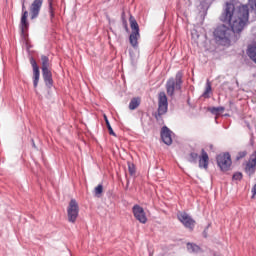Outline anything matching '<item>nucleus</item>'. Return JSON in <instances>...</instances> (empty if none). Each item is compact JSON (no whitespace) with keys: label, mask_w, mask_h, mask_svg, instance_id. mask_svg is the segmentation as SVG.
Returning <instances> with one entry per match:
<instances>
[{"label":"nucleus","mask_w":256,"mask_h":256,"mask_svg":"<svg viewBox=\"0 0 256 256\" xmlns=\"http://www.w3.org/2000/svg\"><path fill=\"white\" fill-rule=\"evenodd\" d=\"M248 3L253 11H256V0H248Z\"/></svg>","instance_id":"nucleus-29"},{"label":"nucleus","mask_w":256,"mask_h":256,"mask_svg":"<svg viewBox=\"0 0 256 256\" xmlns=\"http://www.w3.org/2000/svg\"><path fill=\"white\" fill-rule=\"evenodd\" d=\"M177 219L186 227V229H189V231H193L195 229V220L187 214V212H182L177 215Z\"/></svg>","instance_id":"nucleus-7"},{"label":"nucleus","mask_w":256,"mask_h":256,"mask_svg":"<svg viewBox=\"0 0 256 256\" xmlns=\"http://www.w3.org/2000/svg\"><path fill=\"white\" fill-rule=\"evenodd\" d=\"M103 193V185L99 184L95 189H94V195L95 197H101V194Z\"/></svg>","instance_id":"nucleus-25"},{"label":"nucleus","mask_w":256,"mask_h":256,"mask_svg":"<svg viewBox=\"0 0 256 256\" xmlns=\"http://www.w3.org/2000/svg\"><path fill=\"white\" fill-rule=\"evenodd\" d=\"M133 215L139 223L145 225L147 223V214H145V210L140 205H134L132 208Z\"/></svg>","instance_id":"nucleus-8"},{"label":"nucleus","mask_w":256,"mask_h":256,"mask_svg":"<svg viewBox=\"0 0 256 256\" xmlns=\"http://www.w3.org/2000/svg\"><path fill=\"white\" fill-rule=\"evenodd\" d=\"M183 85V73L177 72L175 78H169L166 82L167 95L173 97L175 91H181V86Z\"/></svg>","instance_id":"nucleus-2"},{"label":"nucleus","mask_w":256,"mask_h":256,"mask_svg":"<svg viewBox=\"0 0 256 256\" xmlns=\"http://www.w3.org/2000/svg\"><path fill=\"white\" fill-rule=\"evenodd\" d=\"M33 147H35V142H33Z\"/></svg>","instance_id":"nucleus-33"},{"label":"nucleus","mask_w":256,"mask_h":256,"mask_svg":"<svg viewBox=\"0 0 256 256\" xmlns=\"http://www.w3.org/2000/svg\"><path fill=\"white\" fill-rule=\"evenodd\" d=\"M48 13L50 15V20L55 19V8H53V0H48Z\"/></svg>","instance_id":"nucleus-21"},{"label":"nucleus","mask_w":256,"mask_h":256,"mask_svg":"<svg viewBox=\"0 0 256 256\" xmlns=\"http://www.w3.org/2000/svg\"><path fill=\"white\" fill-rule=\"evenodd\" d=\"M244 157H247V151H241L238 153V155L236 156L237 161H239V159H243Z\"/></svg>","instance_id":"nucleus-28"},{"label":"nucleus","mask_w":256,"mask_h":256,"mask_svg":"<svg viewBox=\"0 0 256 256\" xmlns=\"http://www.w3.org/2000/svg\"><path fill=\"white\" fill-rule=\"evenodd\" d=\"M232 179H234V181H241V179H243V173L241 172H236L233 174Z\"/></svg>","instance_id":"nucleus-27"},{"label":"nucleus","mask_w":256,"mask_h":256,"mask_svg":"<svg viewBox=\"0 0 256 256\" xmlns=\"http://www.w3.org/2000/svg\"><path fill=\"white\" fill-rule=\"evenodd\" d=\"M256 170V151H254L251 155L249 160L246 162L244 171L248 174L249 177L255 175Z\"/></svg>","instance_id":"nucleus-9"},{"label":"nucleus","mask_w":256,"mask_h":256,"mask_svg":"<svg viewBox=\"0 0 256 256\" xmlns=\"http://www.w3.org/2000/svg\"><path fill=\"white\" fill-rule=\"evenodd\" d=\"M187 249L189 253H200L201 247L195 243L188 242L187 243Z\"/></svg>","instance_id":"nucleus-19"},{"label":"nucleus","mask_w":256,"mask_h":256,"mask_svg":"<svg viewBox=\"0 0 256 256\" xmlns=\"http://www.w3.org/2000/svg\"><path fill=\"white\" fill-rule=\"evenodd\" d=\"M41 70H42V77L44 79V83L46 87L51 89L53 87V74L51 70H49V57L42 55L41 56Z\"/></svg>","instance_id":"nucleus-3"},{"label":"nucleus","mask_w":256,"mask_h":256,"mask_svg":"<svg viewBox=\"0 0 256 256\" xmlns=\"http://www.w3.org/2000/svg\"><path fill=\"white\" fill-rule=\"evenodd\" d=\"M141 37V34H139V32H132L129 36V41H130V44L131 46L134 48V49H137V47H139V39Z\"/></svg>","instance_id":"nucleus-15"},{"label":"nucleus","mask_w":256,"mask_h":256,"mask_svg":"<svg viewBox=\"0 0 256 256\" xmlns=\"http://www.w3.org/2000/svg\"><path fill=\"white\" fill-rule=\"evenodd\" d=\"M222 23H228L229 27L221 24L214 30V39L218 45L229 47L231 43H237L241 33L249 25V6L241 5L235 8V4L227 2L222 15Z\"/></svg>","instance_id":"nucleus-1"},{"label":"nucleus","mask_w":256,"mask_h":256,"mask_svg":"<svg viewBox=\"0 0 256 256\" xmlns=\"http://www.w3.org/2000/svg\"><path fill=\"white\" fill-rule=\"evenodd\" d=\"M210 149H213V145H210Z\"/></svg>","instance_id":"nucleus-32"},{"label":"nucleus","mask_w":256,"mask_h":256,"mask_svg":"<svg viewBox=\"0 0 256 256\" xmlns=\"http://www.w3.org/2000/svg\"><path fill=\"white\" fill-rule=\"evenodd\" d=\"M128 171L130 173V175H135V164L128 162Z\"/></svg>","instance_id":"nucleus-26"},{"label":"nucleus","mask_w":256,"mask_h":256,"mask_svg":"<svg viewBox=\"0 0 256 256\" xmlns=\"http://www.w3.org/2000/svg\"><path fill=\"white\" fill-rule=\"evenodd\" d=\"M41 7H43V0H34L30 5L31 19H37L39 13H41Z\"/></svg>","instance_id":"nucleus-11"},{"label":"nucleus","mask_w":256,"mask_h":256,"mask_svg":"<svg viewBox=\"0 0 256 256\" xmlns=\"http://www.w3.org/2000/svg\"><path fill=\"white\" fill-rule=\"evenodd\" d=\"M129 21L132 33H139V24L137 23V20H135V17H133V15H130Z\"/></svg>","instance_id":"nucleus-18"},{"label":"nucleus","mask_w":256,"mask_h":256,"mask_svg":"<svg viewBox=\"0 0 256 256\" xmlns=\"http://www.w3.org/2000/svg\"><path fill=\"white\" fill-rule=\"evenodd\" d=\"M198 159L200 169H209V154H207L205 149L201 150V155L199 156Z\"/></svg>","instance_id":"nucleus-13"},{"label":"nucleus","mask_w":256,"mask_h":256,"mask_svg":"<svg viewBox=\"0 0 256 256\" xmlns=\"http://www.w3.org/2000/svg\"><path fill=\"white\" fill-rule=\"evenodd\" d=\"M67 215L69 223H75L79 217V204L77 200L71 199L67 208Z\"/></svg>","instance_id":"nucleus-6"},{"label":"nucleus","mask_w":256,"mask_h":256,"mask_svg":"<svg viewBox=\"0 0 256 256\" xmlns=\"http://www.w3.org/2000/svg\"><path fill=\"white\" fill-rule=\"evenodd\" d=\"M169 102L167 101V94L160 92L158 94V110L155 114V119L158 123H163V115L167 113Z\"/></svg>","instance_id":"nucleus-4"},{"label":"nucleus","mask_w":256,"mask_h":256,"mask_svg":"<svg viewBox=\"0 0 256 256\" xmlns=\"http://www.w3.org/2000/svg\"><path fill=\"white\" fill-rule=\"evenodd\" d=\"M104 121L109 131V135H113V137H117V134H115V132L113 131V128L111 127V123H109V119H107V115H104Z\"/></svg>","instance_id":"nucleus-23"},{"label":"nucleus","mask_w":256,"mask_h":256,"mask_svg":"<svg viewBox=\"0 0 256 256\" xmlns=\"http://www.w3.org/2000/svg\"><path fill=\"white\" fill-rule=\"evenodd\" d=\"M161 139L165 145H171L173 143V138L171 137V130L164 126L161 129Z\"/></svg>","instance_id":"nucleus-14"},{"label":"nucleus","mask_w":256,"mask_h":256,"mask_svg":"<svg viewBox=\"0 0 256 256\" xmlns=\"http://www.w3.org/2000/svg\"><path fill=\"white\" fill-rule=\"evenodd\" d=\"M29 17V12L25 7V0L22 1V17H21V33L25 35V30L29 29V22H27V18Z\"/></svg>","instance_id":"nucleus-12"},{"label":"nucleus","mask_w":256,"mask_h":256,"mask_svg":"<svg viewBox=\"0 0 256 256\" xmlns=\"http://www.w3.org/2000/svg\"><path fill=\"white\" fill-rule=\"evenodd\" d=\"M30 65L32 66V71H33V85H34V88L37 89V86L39 85V79L41 77V72L39 71V65L37 64V61L33 57H30Z\"/></svg>","instance_id":"nucleus-10"},{"label":"nucleus","mask_w":256,"mask_h":256,"mask_svg":"<svg viewBox=\"0 0 256 256\" xmlns=\"http://www.w3.org/2000/svg\"><path fill=\"white\" fill-rule=\"evenodd\" d=\"M212 91V87H211V81L207 80L206 82V88L204 93L202 94V97H204V99H209V97H211L209 94Z\"/></svg>","instance_id":"nucleus-20"},{"label":"nucleus","mask_w":256,"mask_h":256,"mask_svg":"<svg viewBox=\"0 0 256 256\" xmlns=\"http://www.w3.org/2000/svg\"><path fill=\"white\" fill-rule=\"evenodd\" d=\"M210 113H212V115H221V113H223L225 111V107L220 106V107H212L209 108Z\"/></svg>","instance_id":"nucleus-22"},{"label":"nucleus","mask_w":256,"mask_h":256,"mask_svg":"<svg viewBox=\"0 0 256 256\" xmlns=\"http://www.w3.org/2000/svg\"><path fill=\"white\" fill-rule=\"evenodd\" d=\"M246 55L256 63V45L255 44H249L246 50Z\"/></svg>","instance_id":"nucleus-16"},{"label":"nucleus","mask_w":256,"mask_h":256,"mask_svg":"<svg viewBox=\"0 0 256 256\" xmlns=\"http://www.w3.org/2000/svg\"><path fill=\"white\" fill-rule=\"evenodd\" d=\"M139 105H141V98L140 97L132 98L129 103L130 111H135V109H137Z\"/></svg>","instance_id":"nucleus-17"},{"label":"nucleus","mask_w":256,"mask_h":256,"mask_svg":"<svg viewBox=\"0 0 256 256\" xmlns=\"http://www.w3.org/2000/svg\"><path fill=\"white\" fill-rule=\"evenodd\" d=\"M198 159H199V154L197 152H191L189 154V158H188L189 163H197Z\"/></svg>","instance_id":"nucleus-24"},{"label":"nucleus","mask_w":256,"mask_h":256,"mask_svg":"<svg viewBox=\"0 0 256 256\" xmlns=\"http://www.w3.org/2000/svg\"><path fill=\"white\" fill-rule=\"evenodd\" d=\"M122 21H123V25H124L125 29H128L127 20H125V12H122Z\"/></svg>","instance_id":"nucleus-30"},{"label":"nucleus","mask_w":256,"mask_h":256,"mask_svg":"<svg viewBox=\"0 0 256 256\" xmlns=\"http://www.w3.org/2000/svg\"><path fill=\"white\" fill-rule=\"evenodd\" d=\"M217 165L221 171H229L233 162L231 161V154L229 152L219 154L216 157Z\"/></svg>","instance_id":"nucleus-5"},{"label":"nucleus","mask_w":256,"mask_h":256,"mask_svg":"<svg viewBox=\"0 0 256 256\" xmlns=\"http://www.w3.org/2000/svg\"><path fill=\"white\" fill-rule=\"evenodd\" d=\"M203 236H204V237H207V230H204V231H203Z\"/></svg>","instance_id":"nucleus-31"}]
</instances>
